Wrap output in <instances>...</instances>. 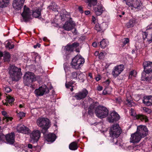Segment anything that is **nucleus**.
I'll return each instance as SVG.
<instances>
[{"label":"nucleus","instance_id":"c756f323","mask_svg":"<svg viewBox=\"0 0 152 152\" xmlns=\"http://www.w3.org/2000/svg\"><path fill=\"white\" fill-rule=\"evenodd\" d=\"M69 148L72 150H75L78 148L77 143L76 142H73L69 145Z\"/></svg>","mask_w":152,"mask_h":152},{"label":"nucleus","instance_id":"58836bf2","mask_svg":"<svg viewBox=\"0 0 152 152\" xmlns=\"http://www.w3.org/2000/svg\"><path fill=\"white\" fill-rule=\"evenodd\" d=\"M85 77V75L83 73H80L78 75V78L80 82H84Z\"/></svg>","mask_w":152,"mask_h":152},{"label":"nucleus","instance_id":"2eb2a0df","mask_svg":"<svg viewBox=\"0 0 152 152\" xmlns=\"http://www.w3.org/2000/svg\"><path fill=\"white\" fill-rule=\"evenodd\" d=\"M144 71L146 73L148 74L152 72V62L150 61H145L143 63Z\"/></svg>","mask_w":152,"mask_h":152},{"label":"nucleus","instance_id":"680f3d73","mask_svg":"<svg viewBox=\"0 0 152 152\" xmlns=\"http://www.w3.org/2000/svg\"><path fill=\"white\" fill-rule=\"evenodd\" d=\"M92 45L93 47H96L97 46V43L96 42H94L92 44Z\"/></svg>","mask_w":152,"mask_h":152},{"label":"nucleus","instance_id":"20e7f679","mask_svg":"<svg viewBox=\"0 0 152 152\" xmlns=\"http://www.w3.org/2000/svg\"><path fill=\"white\" fill-rule=\"evenodd\" d=\"M122 132L121 129L118 124H113L110 128L109 134L110 136L113 138H117L120 135Z\"/></svg>","mask_w":152,"mask_h":152},{"label":"nucleus","instance_id":"473e14b6","mask_svg":"<svg viewBox=\"0 0 152 152\" xmlns=\"http://www.w3.org/2000/svg\"><path fill=\"white\" fill-rule=\"evenodd\" d=\"M108 42L107 40L103 39L100 42V46L102 48H105L108 45Z\"/></svg>","mask_w":152,"mask_h":152},{"label":"nucleus","instance_id":"13d9d810","mask_svg":"<svg viewBox=\"0 0 152 152\" xmlns=\"http://www.w3.org/2000/svg\"><path fill=\"white\" fill-rule=\"evenodd\" d=\"M78 10L81 13H82L83 12V7H78Z\"/></svg>","mask_w":152,"mask_h":152},{"label":"nucleus","instance_id":"7c9ffc66","mask_svg":"<svg viewBox=\"0 0 152 152\" xmlns=\"http://www.w3.org/2000/svg\"><path fill=\"white\" fill-rule=\"evenodd\" d=\"M9 0H0V7H6L9 4Z\"/></svg>","mask_w":152,"mask_h":152},{"label":"nucleus","instance_id":"b1692460","mask_svg":"<svg viewBox=\"0 0 152 152\" xmlns=\"http://www.w3.org/2000/svg\"><path fill=\"white\" fill-rule=\"evenodd\" d=\"M56 138V135L53 133H50L46 136V140L48 142H53L55 140Z\"/></svg>","mask_w":152,"mask_h":152},{"label":"nucleus","instance_id":"cd10ccee","mask_svg":"<svg viewBox=\"0 0 152 152\" xmlns=\"http://www.w3.org/2000/svg\"><path fill=\"white\" fill-rule=\"evenodd\" d=\"M1 113L2 115L4 116V117L3 118L4 120L6 122H8L9 121H11L12 120V118L11 117H9L6 112L2 111L1 112Z\"/></svg>","mask_w":152,"mask_h":152},{"label":"nucleus","instance_id":"c85d7f7f","mask_svg":"<svg viewBox=\"0 0 152 152\" xmlns=\"http://www.w3.org/2000/svg\"><path fill=\"white\" fill-rule=\"evenodd\" d=\"M41 10L40 9H36L33 11L32 15L35 18H38L41 15Z\"/></svg>","mask_w":152,"mask_h":152},{"label":"nucleus","instance_id":"f704fd0d","mask_svg":"<svg viewBox=\"0 0 152 152\" xmlns=\"http://www.w3.org/2000/svg\"><path fill=\"white\" fill-rule=\"evenodd\" d=\"M103 25L99 24L98 23L96 24L95 27L94 29L96 30L97 31H100L104 30L103 28L102 27Z\"/></svg>","mask_w":152,"mask_h":152},{"label":"nucleus","instance_id":"393cba45","mask_svg":"<svg viewBox=\"0 0 152 152\" xmlns=\"http://www.w3.org/2000/svg\"><path fill=\"white\" fill-rule=\"evenodd\" d=\"M142 35L143 39L144 40H145L146 38L147 41L149 43H151L152 42V34L148 36V34L145 31H142Z\"/></svg>","mask_w":152,"mask_h":152},{"label":"nucleus","instance_id":"412c9836","mask_svg":"<svg viewBox=\"0 0 152 152\" xmlns=\"http://www.w3.org/2000/svg\"><path fill=\"white\" fill-rule=\"evenodd\" d=\"M93 10L96 15H100L104 10L105 9L102 5H100L98 6L97 7H94Z\"/></svg>","mask_w":152,"mask_h":152},{"label":"nucleus","instance_id":"4468645a","mask_svg":"<svg viewBox=\"0 0 152 152\" xmlns=\"http://www.w3.org/2000/svg\"><path fill=\"white\" fill-rule=\"evenodd\" d=\"M88 93V91L86 89H83L81 91L76 93L74 97L77 100H81L85 98Z\"/></svg>","mask_w":152,"mask_h":152},{"label":"nucleus","instance_id":"9d476101","mask_svg":"<svg viewBox=\"0 0 152 152\" xmlns=\"http://www.w3.org/2000/svg\"><path fill=\"white\" fill-rule=\"evenodd\" d=\"M130 114L131 116H133L135 119H140L141 121L147 122L148 119L147 116L142 115H137L135 110L132 108L130 109Z\"/></svg>","mask_w":152,"mask_h":152},{"label":"nucleus","instance_id":"a18cd8bd","mask_svg":"<svg viewBox=\"0 0 152 152\" xmlns=\"http://www.w3.org/2000/svg\"><path fill=\"white\" fill-rule=\"evenodd\" d=\"M25 114L23 112H20L17 114V116L20 119L22 118L23 117L25 116Z\"/></svg>","mask_w":152,"mask_h":152},{"label":"nucleus","instance_id":"09e8293b","mask_svg":"<svg viewBox=\"0 0 152 152\" xmlns=\"http://www.w3.org/2000/svg\"><path fill=\"white\" fill-rule=\"evenodd\" d=\"M104 54L103 53L101 52L99 55V59H101L104 58Z\"/></svg>","mask_w":152,"mask_h":152},{"label":"nucleus","instance_id":"72a5a7b5","mask_svg":"<svg viewBox=\"0 0 152 152\" xmlns=\"http://www.w3.org/2000/svg\"><path fill=\"white\" fill-rule=\"evenodd\" d=\"M10 53L7 52L5 51L4 53V61H8L10 60Z\"/></svg>","mask_w":152,"mask_h":152},{"label":"nucleus","instance_id":"8fccbe9b","mask_svg":"<svg viewBox=\"0 0 152 152\" xmlns=\"http://www.w3.org/2000/svg\"><path fill=\"white\" fill-rule=\"evenodd\" d=\"M126 100L127 102V105H128L129 106H131L132 101L131 100L129 99L128 98Z\"/></svg>","mask_w":152,"mask_h":152},{"label":"nucleus","instance_id":"5701e85b","mask_svg":"<svg viewBox=\"0 0 152 152\" xmlns=\"http://www.w3.org/2000/svg\"><path fill=\"white\" fill-rule=\"evenodd\" d=\"M143 103L147 106L152 105V96H144Z\"/></svg>","mask_w":152,"mask_h":152},{"label":"nucleus","instance_id":"4d7b16f0","mask_svg":"<svg viewBox=\"0 0 152 152\" xmlns=\"http://www.w3.org/2000/svg\"><path fill=\"white\" fill-rule=\"evenodd\" d=\"M115 100L117 103L120 104L121 102V100L119 98L116 99Z\"/></svg>","mask_w":152,"mask_h":152},{"label":"nucleus","instance_id":"a19ab883","mask_svg":"<svg viewBox=\"0 0 152 152\" xmlns=\"http://www.w3.org/2000/svg\"><path fill=\"white\" fill-rule=\"evenodd\" d=\"M6 100L10 104H11L14 101V99L13 97L9 96L7 97Z\"/></svg>","mask_w":152,"mask_h":152},{"label":"nucleus","instance_id":"ea45409f","mask_svg":"<svg viewBox=\"0 0 152 152\" xmlns=\"http://www.w3.org/2000/svg\"><path fill=\"white\" fill-rule=\"evenodd\" d=\"M134 0H124L126 2V4L129 7H132V5H133V2Z\"/></svg>","mask_w":152,"mask_h":152},{"label":"nucleus","instance_id":"338daca9","mask_svg":"<svg viewBox=\"0 0 152 152\" xmlns=\"http://www.w3.org/2000/svg\"><path fill=\"white\" fill-rule=\"evenodd\" d=\"M99 52H98V51H96L94 53V54H95V56H97L99 55Z\"/></svg>","mask_w":152,"mask_h":152},{"label":"nucleus","instance_id":"f8f14e48","mask_svg":"<svg viewBox=\"0 0 152 152\" xmlns=\"http://www.w3.org/2000/svg\"><path fill=\"white\" fill-rule=\"evenodd\" d=\"M40 135V132L38 130H34L31 133V141L34 143L37 142Z\"/></svg>","mask_w":152,"mask_h":152},{"label":"nucleus","instance_id":"bb28decb","mask_svg":"<svg viewBox=\"0 0 152 152\" xmlns=\"http://www.w3.org/2000/svg\"><path fill=\"white\" fill-rule=\"evenodd\" d=\"M85 2L88 4V6L90 7L96 6L97 3V0H83Z\"/></svg>","mask_w":152,"mask_h":152},{"label":"nucleus","instance_id":"5fc2aeb1","mask_svg":"<svg viewBox=\"0 0 152 152\" xmlns=\"http://www.w3.org/2000/svg\"><path fill=\"white\" fill-rule=\"evenodd\" d=\"M97 89L99 91H100L103 89V87L102 86H98L97 87Z\"/></svg>","mask_w":152,"mask_h":152},{"label":"nucleus","instance_id":"7ed1b4c3","mask_svg":"<svg viewBox=\"0 0 152 152\" xmlns=\"http://www.w3.org/2000/svg\"><path fill=\"white\" fill-rule=\"evenodd\" d=\"M84 62L83 58L80 55H77L72 59L71 65L73 68L77 69L83 66Z\"/></svg>","mask_w":152,"mask_h":152},{"label":"nucleus","instance_id":"a878e982","mask_svg":"<svg viewBox=\"0 0 152 152\" xmlns=\"http://www.w3.org/2000/svg\"><path fill=\"white\" fill-rule=\"evenodd\" d=\"M141 5L140 0H134L131 9L132 10H133V8L139 9Z\"/></svg>","mask_w":152,"mask_h":152},{"label":"nucleus","instance_id":"1a4fd4ad","mask_svg":"<svg viewBox=\"0 0 152 152\" xmlns=\"http://www.w3.org/2000/svg\"><path fill=\"white\" fill-rule=\"evenodd\" d=\"M136 132L142 138H143L147 135L148 132L146 126L142 125H140L137 126Z\"/></svg>","mask_w":152,"mask_h":152},{"label":"nucleus","instance_id":"052dcab7","mask_svg":"<svg viewBox=\"0 0 152 152\" xmlns=\"http://www.w3.org/2000/svg\"><path fill=\"white\" fill-rule=\"evenodd\" d=\"M95 79L97 81L101 79L100 76L99 75L97 77H95Z\"/></svg>","mask_w":152,"mask_h":152},{"label":"nucleus","instance_id":"2f4dec72","mask_svg":"<svg viewBox=\"0 0 152 152\" xmlns=\"http://www.w3.org/2000/svg\"><path fill=\"white\" fill-rule=\"evenodd\" d=\"M143 74L144 73L142 74V80L145 81L147 82H149L152 79V74L150 75L149 76H144Z\"/></svg>","mask_w":152,"mask_h":152},{"label":"nucleus","instance_id":"423d86ee","mask_svg":"<svg viewBox=\"0 0 152 152\" xmlns=\"http://www.w3.org/2000/svg\"><path fill=\"white\" fill-rule=\"evenodd\" d=\"M36 80L34 74L31 72H26L23 77V83L25 86H31L32 82Z\"/></svg>","mask_w":152,"mask_h":152},{"label":"nucleus","instance_id":"de8ad7c7","mask_svg":"<svg viewBox=\"0 0 152 152\" xmlns=\"http://www.w3.org/2000/svg\"><path fill=\"white\" fill-rule=\"evenodd\" d=\"M72 84L71 82L66 83L65 84V86L67 88H69L72 87Z\"/></svg>","mask_w":152,"mask_h":152},{"label":"nucleus","instance_id":"ddd939ff","mask_svg":"<svg viewBox=\"0 0 152 152\" xmlns=\"http://www.w3.org/2000/svg\"><path fill=\"white\" fill-rule=\"evenodd\" d=\"M120 119V116L117 112L115 111L112 112L108 117L109 122L113 123L118 120Z\"/></svg>","mask_w":152,"mask_h":152},{"label":"nucleus","instance_id":"0eeeda50","mask_svg":"<svg viewBox=\"0 0 152 152\" xmlns=\"http://www.w3.org/2000/svg\"><path fill=\"white\" fill-rule=\"evenodd\" d=\"M23 17V21L25 22H28L32 19L31 12L30 11L29 8L24 6L23 11L21 14Z\"/></svg>","mask_w":152,"mask_h":152},{"label":"nucleus","instance_id":"49530a36","mask_svg":"<svg viewBox=\"0 0 152 152\" xmlns=\"http://www.w3.org/2000/svg\"><path fill=\"white\" fill-rule=\"evenodd\" d=\"M63 12L64 14H62V13L61 12V17H66V15H69V13L67 12L65 10H63Z\"/></svg>","mask_w":152,"mask_h":152},{"label":"nucleus","instance_id":"4c0bfd02","mask_svg":"<svg viewBox=\"0 0 152 152\" xmlns=\"http://www.w3.org/2000/svg\"><path fill=\"white\" fill-rule=\"evenodd\" d=\"M78 72H72L70 75V78L72 79H76L78 74Z\"/></svg>","mask_w":152,"mask_h":152},{"label":"nucleus","instance_id":"dca6fc26","mask_svg":"<svg viewBox=\"0 0 152 152\" xmlns=\"http://www.w3.org/2000/svg\"><path fill=\"white\" fill-rule=\"evenodd\" d=\"M15 134L14 132H12L6 134L5 136L7 143L13 145L15 142Z\"/></svg>","mask_w":152,"mask_h":152},{"label":"nucleus","instance_id":"3c124183","mask_svg":"<svg viewBox=\"0 0 152 152\" xmlns=\"http://www.w3.org/2000/svg\"><path fill=\"white\" fill-rule=\"evenodd\" d=\"M135 72L134 71H131L129 74V78L130 79L132 77V76H134V74Z\"/></svg>","mask_w":152,"mask_h":152},{"label":"nucleus","instance_id":"37998d69","mask_svg":"<svg viewBox=\"0 0 152 152\" xmlns=\"http://www.w3.org/2000/svg\"><path fill=\"white\" fill-rule=\"evenodd\" d=\"M73 48V50L75 48H76L79 46V43L77 42H74L72 44H71Z\"/></svg>","mask_w":152,"mask_h":152},{"label":"nucleus","instance_id":"c03bdc74","mask_svg":"<svg viewBox=\"0 0 152 152\" xmlns=\"http://www.w3.org/2000/svg\"><path fill=\"white\" fill-rule=\"evenodd\" d=\"M129 42V39L128 38H126L124 39L122 47H124L125 45L128 43Z\"/></svg>","mask_w":152,"mask_h":152},{"label":"nucleus","instance_id":"f257e3e1","mask_svg":"<svg viewBox=\"0 0 152 152\" xmlns=\"http://www.w3.org/2000/svg\"><path fill=\"white\" fill-rule=\"evenodd\" d=\"M94 112L98 118L102 119L107 116L109 111L106 107L100 105L98 102H94L89 107L88 113L92 116L94 115Z\"/></svg>","mask_w":152,"mask_h":152},{"label":"nucleus","instance_id":"a211bd4d","mask_svg":"<svg viewBox=\"0 0 152 152\" xmlns=\"http://www.w3.org/2000/svg\"><path fill=\"white\" fill-rule=\"evenodd\" d=\"M25 0H14L12 6L15 9L19 10L21 9L24 2Z\"/></svg>","mask_w":152,"mask_h":152},{"label":"nucleus","instance_id":"69168bd1","mask_svg":"<svg viewBox=\"0 0 152 152\" xmlns=\"http://www.w3.org/2000/svg\"><path fill=\"white\" fill-rule=\"evenodd\" d=\"M28 147L29 148H32L33 146L31 144H29L28 145Z\"/></svg>","mask_w":152,"mask_h":152},{"label":"nucleus","instance_id":"6ab92c4d","mask_svg":"<svg viewBox=\"0 0 152 152\" xmlns=\"http://www.w3.org/2000/svg\"><path fill=\"white\" fill-rule=\"evenodd\" d=\"M17 131L18 132H21L25 134H28L30 133V130L28 128L24 125L20 124L17 127Z\"/></svg>","mask_w":152,"mask_h":152},{"label":"nucleus","instance_id":"c9c22d12","mask_svg":"<svg viewBox=\"0 0 152 152\" xmlns=\"http://www.w3.org/2000/svg\"><path fill=\"white\" fill-rule=\"evenodd\" d=\"M64 50L68 52H73L74 50L71 44H68L65 47Z\"/></svg>","mask_w":152,"mask_h":152},{"label":"nucleus","instance_id":"4be33fe9","mask_svg":"<svg viewBox=\"0 0 152 152\" xmlns=\"http://www.w3.org/2000/svg\"><path fill=\"white\" fill-rule=\"evenodd\" d=\"M137 19L136 18H134L130 19L129 21L126 23V27L127 28L133 27L137 23Z\"/></svg>","mask_w":152,"mask_h":152},{"label":"nucleus","instance_id":"9b49d317","mask_svg":"<svg viewBox=\"0 0 152 152\" xmlns=\"http://www.w3.org/2000/svg\"><path fill=\"white\" fill-rule=\"evenodd\" d=\"M124 66L123 64H120L114 67L112 72V74L114 77L118 76L124 70Z\"/></svg>","mask_w":152,"mask_h":152},{"label":"nucleus","instance_id":"6e6d98bb","mask_svg":"<svg viewBox=\"0 0 152 152\" xmlns=\"http://www.w3.org/2000/svg\"><path fill=\"white\" fill-rule=\"evenodd\" d=\"M108 93L107 92V88H106L105 89H104L102 92V94L104 95H105L106 94H108Z\"/></svg>","mask_w":152,"mask_h":152},{"label":"nucleus","instance_id":"6e6552de","mask_svg":"<svg viewBox=\"0 0 152 152\" xmlns=\"http://www.w3.org/2000/svg\"><path fill=\"white\" fill-rule=\"evenodd\" d=\"M36 96H42L44 94H48L49 92V90L47 87L45 85H43L36 89L34 91Z\"/></svg>","mask_w":152,"mask_h":152},{"label":"nucleus","instance_id":"f3484780","mask_svg":"<svg viewBox=\"0 0 152 152\" xmlns=\"http://www.w3.org/2000/svg\"><path fill=\"white\" fill-rule=\"evenodd\" d=\"M142 138L136 132L132 134L130 139V142L133 143H138Z\"/></svg>","mask_w":152,"mask_h":152},{"label":"nucleus","instance_id":"f03ea898","mask_svg":"<svg viewBox=\"0 0 152 152\" xmlns=\"http://www.w3.org/2000/svg\"><path fill=\"white\" fill-rule=\"evenodd\" d=\"M9 73L12 80L14 81H18L22 75L20 68L13 65L10 67Z\"/></svg>","mask_w":152,"mask_h":152},{"label":"nucleus","instance_id":"0e129e2a","mask_svg":"<svg viewBox=\"0 0 152 152\" xmlns=\"http://www.w3.org/2000/svg\"><path fill=\"white\" fill-rule=\"evenodd\" d=\"M104 83L108 85L110 83V81L109 80H107L104 82Z\"/></svg>","mask_w":152,"mask_h":152},{"label":"nucleus","instance_id":"e433bc0d","mask_svg":"<svg viewBox=\"0 0 152 152\" xmlns=\"http://www.w3.org/2000/svg\"><path fill=\"white\" fill-rule=\"evenodd\" d=\"M50 8L53 10L55 11L58 9V6L55 3L52 2L51 5L50 6Z\"/></svg>","mask_w":152,"mask_h":152},{"label":"nucleus","instance_id":"603ef678","mask_svg":"<svg viewBox=\"0 0 152 152\" xmlns=\"http://www.w3.org/2000/svg\"><path fill=\"white\" fill-rule=\"evenodd\" d=\"M11 91V88L9 87H6L5 89V91L7 93H9Z\"/></svg>","mask_w":152,"mask_h":152},{"label":"nucleus","instance_id":"bf43d9fd","mask_svg":"<svg viewBox=\"0 0 152 152\" xmlns=\"http://www.w3.org/2000/svg\"><path fill=\"white\" fill-rule=\"evenodd\" d=\"M40 44L39 43H37L35 45H34V48H36L37 47H38V48H39L40 47Z\"/></svg>","mask_w":152,"mask_h":152},{"label":"nucleus","instance_id":"e2e57ef3","mask_svg":"<svg viewBox=\"0 0 152 152\" xmlns=\"http://www.w3.org/2000/svg\"><path fill=\"white\" fill-rule=\"evenodd\" d=\"M90 13V12L89 11H85V13L86 15H88Z\"/></svg>","mask_w":152,"mask_h":152},{"label":"nucleus","instance_id":"39448f33","mask_svg":"<svg viewBox=\"0 0 152 152\" xmlns=\"http://www.w3.org/2000/svg\"><path fill=\"white\" fill-rule=\"evenodd\" d=\"M37 125L45 131L49 128L50 126L49 120L44 118H39L37 120Z\"/></svg>","mask_w":152,"mask_h":152},{"label":"nucleus","instance_id":"864d4df0","mask_svg":"<svg viewBox=\"0 0 152 152\" xmlns=\"http://www.w3.org/2000/svg\"><path fill=\"white\" fill-rule=\"evenodd\" d=\"M143 110H144L146 112H147L148 113H150L151 111V110L150 109L146 107H144Z\"/></svg>","mask_w":152,"mask_h":152},{"label":"nucleus","instance_id":"774afa93","mask_svg":"<svg viewBox=\"0 0 152 152\" xmlns=\"http://www.w3.org/2000/svg\"><path fill=\"white\" fill-rule=\"evenodd\" d=\"M88 76L90 77V78H92V75L91 73H89Z\"/></svg>","mask_w":152,"mask_h":152},{"label":"nucleus","instance_id":"79ce46f5","mask_svg":"<svg viewBox=\"0 0 152 152\" xmlns=\"http://www.w3.org/2000/svg\"><path fill=\"white\" fill-rule=\"evenodd\" d=\"M14 45L13 44H12L10 42H8L5 46L6 48H8L9 49H12L14 48Z\"/></svg>","mask_w":152,"mask_h":152},{"label":"nucleus","instance_id":"aec40b11","mask_svg":"<svg viewBox=\"0 0 152 152\" xmlns=\"http://www.w3.org/2000/svg\"><path fill=\"white\" fill-rule=\"evenodd\" d=\"M75 26V23L73 21H70L65 23L63 26V28L64 30L69 31L74 28Z\"/></svg>","mask_w":152,"mask_h":152}]
</instances>
